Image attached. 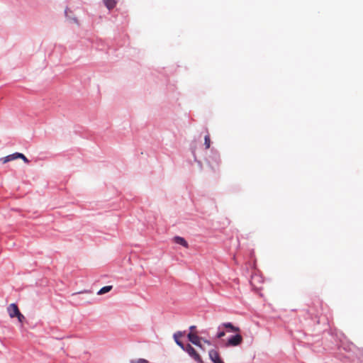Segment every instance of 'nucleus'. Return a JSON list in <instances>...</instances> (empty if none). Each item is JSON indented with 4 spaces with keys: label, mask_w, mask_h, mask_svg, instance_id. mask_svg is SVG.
Listing matches in <instances>:
<instances>
[{
    "label": "nucleus",
    "mask_w": 363,
    "mask_h": 363,
    "mask_svg": "<svg viewBox=\"0 0 363 363\" xmlns=\"http://www.w3.org/2000/svg\"><path fill=\"white\" fill-rule=\"evenodd\" d=\"M189 355L194 359L198 363H203V360L199 355V354L196 351V350L189 344L186 345V350Z\"/></svg>",
    "instance_id": "1"
},
{
    "label": "nucleus",
    "mask_w": 363,
    "mask_h": 363,
    "mask_svg": "<svg viewBox=\"0 0 363 363\" xmlns=\"http://www.w3.org/2000/svg\"><path fill=\"white\" fill-rule=\"evenodd\" d=\"M242 337L240 334H236L232 337H230L225 343V346L227 347H236L242 342Z\"/></svg>",
    "instance_id": "2"
},
{
    "label": "nucleus",
    "mask_w": 363,
    "mask_h": 363,
    "mask_svg": "<svg viewBox=\"0 0 363 363\" xmlns=\"http://www.w3.org/2000/svg\"><path fill=\"white\" fill-rule=\"evenodd\" d=\"M225 329L228 333H240V329L234 326L231 323H224L218 326V330Z\"/></svg>",
    "instance_id": "3"
},
{
    "label": "nucleus",
    "mask_w": 363,
    "mask_h": 363,
    "mask_svg": "<svg viewBox=\"0 0 363 363\" xmlns=\"http://www.w3.org/2000/svg\"><path fill=\"white\" fill-rule=\"evenodd\" d=\"M7 312L11 318H15L17 315L20 314V311L16 303H11L7 307Z\"/></svg>",
    "instance_id": "4"
},
{
    "label": "nucleus",
    "mask_w": 363,
    "mask_h": 363,
    "mask_svg": "<svg viewBox=\"0 0 363 363\" xmlns=\"http://www.w3.org/2000/svg\"><path fill=\"white\" fill-rule=\"evenodd\" d=\"M187 337L192 344H194L196 346H200V342L202 340V338L198 336L196 333L190 332L187 335Z\"/></svg>",
    "instance_id": "5"
},
{
    "label": "nucleus",
    "mask_w": 363,
    "mask_h": 363,
    "mask_svg": "<svg viewBox=\"0 0 363 363\" xmlns=\"http://www.w3.org/2000/svg\"><path fill=\"white\" fill-rule=\"evenodd\" d=\"M209 357L214 363H224L220 357L218 352L215 350L209 351Z\"/></svg>",
    "instance_id": "6"
},
{
    "label": "nucleus",
    "mask_w": 363,
    "mask_h": 363,
    "mask_svg": "<svg viewBox=\"0 0 363 363\" xmlns=\"http://www.w3.org/2000/svg\"><path fill=\"white\" fill-rule=\"evenodd\" d=\"M174 240L176 243L182 245L186 248L189 247V245H188L187 242L182 237L176 236V237H174Z\"/></svg>",
    "instance_id": "7"
},
{
    "label": "nucleus",
    "mask_w": 363,
    "mask_h": 363,
    "mask_svg": "<svg viewBox=\"0 0 363 363\" xmlns=\"http://www.w3.org/2000/svg\"><path fill=\"white\" fill-rule=\"evenodd\" d=\"M103 1L106 8L109 10L113 9L117 4L116 0H103Z\"/></svg>",
    "instance_id": "8"
},
{
    "label": "nucleus",
    "mask_w": 363,
    "mask_h": 363,
    "mask_svg": "<svg viewBox=\"0 0 363 363\" xmlns=\"http://www.w3.org/2000/svg\"><path fill=\"white\" fill-rule=\"evenodd\" d=\"M16 155H17V152L11 154V155H8L6 157H2V158H1V161L4 164V163H6L8 162L17 159Z\"/></svg>",
    "instance_id": "9"
},
{
    "label": "nucleus",
    "mask_w": 363,
    "mask_h": 363,
    "mask_svg": "<svg viewBox=\"0 0 363 363\" xmlns=\"http://www.w3.org/2000/svg\"><path fill=\"white\" fill-rule=\"evenodd\" d=\"M112 289V286H106L102 287L98 292V294L101 295L110 291Z\"/></svg>",
    "instance_id": "10"
},
{
    "label": "nucleus",
    "mask_w": 363,
    "mask_h": 363,
    "mask_svg": "<svg viewBox=\"0 0 363 363\" xmlns=\"http://www.w3.org/2000/svg\"><path fill=\"white\" fill-rule=\"evenodd\" d=\"M204 145L206 149H208L211 146V138L209 134H207L204 138Z\"/></svg>",
    "instance_id": "11"
},
{
    "label": "nucleus",
    "mask_w": 363,
    "mask_h": 363,
    "mask_svg": "<svg viewBox=\"0 0 363 363\" xmlns=\"http://www.w3.org/2000/svg\"><path fill=\"white\" fill-rule=\"evenodd\" d=\"M183 334L184 333L181 331H178L174 334L173 337L176 342L177 340H179V338L183 336Z\"/></svg>",
    "instance_id": "12"
},
{
    "label": "nucleus",
    "mask_w": 363,
    "mask_h": 363,
    "mask_svg": "<svg viewBox=\"0 0 363 363\" xmlns=\"http://www.w3.org/2000/svg\"><path fill=\"white\" fill-rule=\"evenodd\" d=\"M16 156H17V159L18 158L22 159L26 163L29 162V160L27 159V157L23 154L17 152Z\"/></svg>",
    "instance_id": "13"
},
{
    "label": "nucleus",
    "mask_w": 363,
    "mask_h": 363,
    "mask_svg": "<svg viewBox=\"0 0 363 363\" xmlns=\"http://www.w3.org/2000/svg\"><path fill=\"white\" fill-rule=\"evenodd\" d=\"M211 159H212L213 160H214V162L217 164V165H218V164H220V157H219V155H213V156L211 157Z\"/></svg>",
    "instance_id": "14"
},
{
    "label": "nucleus",
    "mask_w": 363,
    "mask_h": 363,
    "mask_svg": "<svg viewBox=\"0 0 363 363\" xmlns=\"http://www.w3.org/2000/svg\"><path fill=\"white\" fill-rule=\"evenodd\" d=\"M130 363H149V362L145 359H138L136 360H132Z\"/></svg>",
    "instance_id": "15"
},
{
    "label": "nucleus",
    "mask_w": 363,
    "mask_h": 363,
    "mask_svg": "<svg viewBox=\"0 0 363 363\" xmlns=\"http://www.w3.org/2000/svg\"><path fill=\"white\" fill-rule=\"evenodd\" d=\"M225 335V333L224 331V329L219 330V332L217 333L216 337L218 338H221Z\"/></svg>",
    "instance_id": "16"
},
{
    "label": "nucleus",
    "mask_w": 363,
    "mask_h": 363,
    "mask_svg": "<svg viewBox=\"0 0 363 363\" xmlns=\"http://www.w3.org/2000/svg\"><path fill=\"white\" fill-rule=\"evenodd\" d=\"M16 317L18 318V320L20 323H23L25 319L24 315L21 312H20V314L17 315Z\"/></svg>",
    "instance_id": "17"
},
{
    "label": "nucleus",
    "mask_w": 363,
    "mask_h": 363,
    "mask_svg": "<svg viewBox=\"0 0 363 363\" xmlns=\"http://www.w3.org/2000/svg\"><path fill=\"white\" fill-rule=\"evenodd\" d=\"M177 345H179L183 350H186V345H184L180 340H177Z\"/></svg>",
    "instance_id": "18"
},
{
    "label": "nucleus",
    "mask_w": 363,
    "mask_h": 363,
    "mask_svg": "<svg viewBox=\"0 0 363 363\" xmlns=\"http://www.w3.org/2000/svg\"><path fill=\"white\" fill-rule=\"evenodd\" d=\"M189 329H190L191 332H194V330L196 329V326L191 325V326H190Z\"/></svg>",
    "instance_id": "19"
},
{
    "label": "nucleus",
    "mask_w": 363,
    "mask_h": 363,
    "mask_svg": "<svg viewBox=\"0 0 363 363\" xmlns=\"http://www.w3.org/2000/svg\"><path fill=\"white\" fill-rule=\"evenodd\" d=\"M204 342L206 343L208 345H211V342L208 340H204Z\"/></svg>",
    "instance_id": "20"
},
{
    "label": "nucleus",
    "mask_w": 363,
    "mask_h": 363,
    "mask_svg": "<svg viewBox=\"0 0 363 363\" xmlns=\"http://www.w3.org/2000/svg\"><path fill=\"white\" fill-rule=\"evenodd\" d=\"M198 347H200L203 350H204L201 342H200V346H198Z\"/></svg>",
    "instance_id": "21"
}]
</instances>
